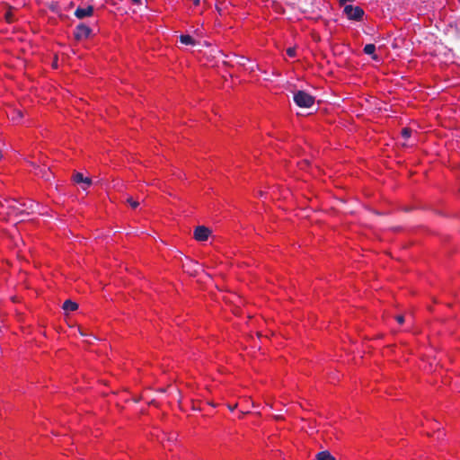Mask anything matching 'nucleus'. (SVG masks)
Wrapping results in <instances>:
<instances>
[{
    "mask_svg": "<svg viewBox=\"0 0 460 460\" xmlns=\"http://www.w3.org/2000/svg\"><path fill=\"white\" fill-rule=\"evenodd\" d=\"M236 405H237V404H234V405H233V406L228 405V408H229V410H230V411H234V410L235 409Z\"/></svg>",
    "mask_w": 460,
    "mask_h": 460,
    "instance_id": "393cba45",
    "label": "nucleus"
},
{
    "mask_svg": "<svg viewBox=\"0 0 460 460\" xmlns=\"http://www.w3.org/2000/svg\"><path fill=\"white\" fill-rule=\"evenodd\" d=\"M402 137L404 138V139H408L411 135V129L408 128H403L402 129Z\"/></svg>",
    "mask_w": 460,
    "mask_h": 460,
    "instance_id": "4468645a",
    "label": "nucleus"
},
{
    "mask_svg": "<svg viewBox=\"0 0 460 460\" xmlns=\"http://www.w3.org/2000/svg\"><path fill=\"white\" fill-rule=\"evenodd\" d=\"M364 53L372 57L374 60H378V56L375 54L376 46L375 44H367L363 49Z\"/></svg>",
    "mask_w": 460,
    "mask_h": 460,
    "instance_id": "9d476101",
    "label": "nucleus"
},
{
    "mask_svg": "<svg viewBox=\"0 0 460 460\" xmlns=\"http://www.w3.org/2000/svg\"><path fill=\"white\" fill-rule=\"evenodd\" d=\"M49 8L51 9L52 11H55L57 8V4L55 2H51L49 5Z\"/></svg>",
    "mask_w": 460,
    "mask_h": 460,
    "instance_id": "5701e85b",
    "label": "nucleus"
},
{
    "mask_svg": "<svg viewBox=\"0 0 460 460\" xmlns=\"http://www.w3.org/2000/svg\"><path fill=\"white\" fill-rule=\"evenodd\" d=\"M225 2H217L216 4H215V7L217 9V11L218 12V13L220 15L223 14V7H222V4H224Z\"/></svg>",
    "mask_w": 460,
    "mask_h": 460,
    "instance_id": "6ab92c4d",
    "label": "nucleus"
},
{
    "mask_svg": "<svg viewBox=\"0 0 460 460\" xmlns=\"http://www.w3.org/2000/svg\"><path fill=\"white\" fill-rule=\"evenodd\" d=\"M62 308L66 312H73L78 308V304L68 299L64 302Z\"/></svg>",
    "mask_w": 460,
    "mask_h": 460,
    "instance_id": "9b49d317",
    "label": "nucleus"
},
{
    "mask_svg": "<svg viewBox=\"0 0 460 460\" xmlns=\"http://www.w3.org/2000/svg\"><path fill=\"white\" fill-rule=\"evenodd\" d=\"M8 116L13 121L18 122L23 117V112L21 110H12Z\"/></svg>",
    "mask_w": 460,
    "mask_h": 460,
    "instance_id": "ddd939ff",
    "label": "nucleus"
},
{
    "mask_svg": "<svg viewBox=\"0 0 460 460\" xmlns=\"http://www.w3.org/2000/svg\"><path fill=\"white\" fill-rule=\"evenodd\" d=\"M94 8L93 5L77 7L74 13L75 16L80 20L91 17L93 14Z\"/></svg>",
    "mask_w": 460,
    "mask_h": 460,
    "instance_id": "0eeeda50",
    "label": "nucleus"
},
{
    "mask_svg": "<svg viewBox=\"0 0 460 460\" xmlns=\"http://www.w3.org/2000/svg\"><path fill=\"white\" fill-rule=\"evenodd\" d=\"M291 9H297L308 18H318L319 13H315L314 2H289Z\"/></svg>",
    "mask_w": 460,
    "mask_h": 460,
    "instance_id": "f03ea898",
    "label": "nucleus"
},
{
    "mask_svg": "<svg viewBox=\"0 0 460 460\" xmlns=\"http://www.w3.org/2000/svg\"><path fill=\"white\" fill-rule=\"evenodd\" d=\"M92 29L85 23H79L74 31V38L77 41H81L88 39L92 34Z\"/></svg>",
    "mask_w": 460,
    "mask_h": 460,
    "instance_id": "39448f33",
    "label": "nucleus"
},
{
    "mask_svg": "<svg viewBox=\"0 0 460 460\" xmlns=\"http://www.w3.org/2000/svg\"><path fill=\"white\" fill-rule=\"evenodd\" d=\"M4 18H5L6 22L9 23L13 22V13L10 10L6 11V13L4 14Z\"/></svg>",
    "mask_w": 460,
    "mask_h": 460,
    "instance_id": "f3484780",
    "label": "nucleus"
},
{
    "mask_svg": "<svg viewBox=\"0 0 460 460\" xmlns=\"http://www.w3.org/2000/svg\"><path fill=\"white\" fill-rule=\"evenodd\" d=\"M271 6L274 9V11H276V12H282V7H281V5L279 4V2H272Z\"/></svg>",
    "mask_w": 460,
    "mask_h": 460,
    "instance_id": "a211bd4d",
    "label": "nucleus"
},
{
    "mask_svg": "<svg viewBox=\"0 0 460 460\" xmlns=\"http://www.w3.org/2000/svg\"><path fill=\"white\" fill-rule=\"evenodd\" d=\"M395 320L397 321L398 323L400 324H402L404 323V317L403 315H397L395 316Z\"/></svg>",
    "mask_w": 460,
    "mask_h": 460,
    "instance_id": "4be33fe9",
    "label": "nucleus"
},
{
    "mask_svg": "<svg viewBox=\"0 0 460 460\" xmlns=\"http://www.w3.org/2000/svg\"><path fill=\"white\" fill-rule=\"evenodd\" d=\"M343 13L346 14L349 20L361 21L364 16V10L359 6H353L347 4L344 6Z\"/></svg>",
    "mask_w": 460,
    "mask_h": 460,
    "instance_id": "20e7f679",
    "label": "nucleus"
},
{
    "mask_svg": "<svg viewBox=\"0 0 460 460\" xmlns=\"http://www.w3.org/2000/svg\"><path fill=\"white\" fill-rule=\"evenodd\" d=\"M199 3H200V2H199V1L194 2V7L199 6Z\"/></svg>",
    "mask_w": 460,
    "mask_h": 460,
    "instance_id": "a878e982",
    "label": "nucleus"
},
{
    "mask_svg": "<svg viewBox=\"0 0 460 460\" xmlns=\"http://www.w3.org/2000/svg\"><path fill=\"white\" fill-rule=\"evenodd\" d=\"M73 181L75 183L82 184V189L86 190L92 185V179L90 177H84L81 172H75L73 175Z\"/></svg>",
    "mask_w": 460,
    "mask_h": 460,
    "instance_id": "6e6552de",
    "label": "nucleus"
},
{
    "mask_svg": "<svg viewBox=\"0 0 460 460\" xmlns=\"http://www.w3.org/2000/svg\"><path fill=\"white\" fill-rule=\"evenodd\" d=\"M131 4L134 6L132 9L133 13H137V10L142 11L143 2H131Z\"/></svg>",
    "mask_w": 460,
    "mask_h": 460,
    "instance_id": "2eb2a0df",
    "label": "nucleus"
},
{
    "mask_svg": "<svg viewBox=\"0 0 460 460\" xmlns=\"http://www.w3.org/2000/svg\"><path fill=\"white\" fill-rule=\"evenodd\" d=\"M180 41L182 44L190 45V46H195L197 43L196 40L190 35H188V34L181 35Z\"/></svg>",
    "mask_w": 460,
    "mask_h": 460,
    "instance_id": "f8f14e48",
    "label": "nucleus"
},
{
    "mask_svg": "<svg viewBox=\"0 0 460 460\" xmlns=\"http://www.w3.org/2000/svg\"><path fill=\"white\" fill-rule=\"evenodd\" d=\"M274 419L277 420H283V417H282V415L278 414V415L274 416Z\"/></svg>",
    "mask_w": 460,
    "mask_h": 460,
    "instance_id": "b1692460",
    "label": "nucleus"
},
{
    "mask_svg": "<svg viewBox=\"0 0 460 460\" xmlns=\"http://www.w3.org/2000/svg\"><path fill=\"white\" fill-rule=\"evenodd\" d=\"M287 54L290 57V58H293L296 56V49L295 48H288L287 49Z\"/></svg>",
    "mask_w": 460,
    "mask_h": 460,
    "instance_id": "aec40b11",
    "label": "nucleus"
},
{
    "mask_svg": "<svg viewBox=\"0 0 460 460\" xmlns=\"http://www.w3.org/2000/svg\"><path fill=\"white\" fill-rule=\"evenodd\" d=\"M315 460H336V458L328 450L318 452L315 455Z\"/></svg>",
    "mask_w": 460,
    "mask_h": 460,
    "instance_id": "1a4fd4ad",
    "label": "nucleus"
},
{
    "mask_svg": "<svg viewBox=\"0 0 460 460\" xmlns=\"http://www.w3.org/2000/svg\"><path fill=\"white\" fill-rule=\"evenodd\" d=\"M293 100L300 108H311L315 101L313 95L302 90L294 93Z\"/></svg>",
    "mask_w": 460,
    "mask_h": 460,
    "instance_id": "7ed1b4c3",
    "label": "nucleus"
},
{
    "mask_svg": "<svg viewBox=\"0 0 460 460\" xmlns=\"http://www.w3.org/2000/svg\"><path fill=\"white\" fill-rule=\"evenodd\" d=\"M1 207L4 211V213L9 217H14L20 221H23L25 217L33 213L35 210V205L32 201L29 203H21L16 199H12L6 201V206L4 204H1Z\"/></svg>",
    "mask_w": 460,
    "mask_h": 460,
    "instance_id": "f257e3e1",
    "label": "nucleus"
},
{
    "mask_svg": "<svg viewBox=\"0 0 460 460\" xmlns=\"http://www.w3.org/2000/svg\"><path fill=\"white\" fill-rule=\"evenodd\" d=\"M127 202L130 205L132 208H137L139 203L134 200L131 197L128 198Z\"/></svg>",
    "mask_w": 460,
    "mask_h": 460,
    "instance_id": "dca6fc26",
    "label": "nucleus"
},
{
    "mask_svg": "<svg viewBox=\"0 0 460 460\" xmlns=\"http://www.w3.org/2000/svg\"><path fill=\"white\" fill-rule=\"evenodd\" d=\"M248 60V58H246L245 57H238V61L237 63L241 66H244L245 65V62Z\"/></svg>",
    "mask_w": 460,
    "mask_h": 460,
    "instance_id": "412c9836",
    "label": "nucleus"
},
{
    "mask_svg": "<svg viewBox=\"0 0 460 460\" xmlns=\"http://www.w3.org/2000/svg\"><path fill=\"white\" fill-rule=\"evenodd\" d=\"M211 234V230L205 226H199L194 229V238L199 242L207 241Z\"/></svg>",
    "mask_w": 460,
    "mask_h": 460,
    "instance_id": "423d86ee",
    "label": "nucleus"
}]
</instances>
